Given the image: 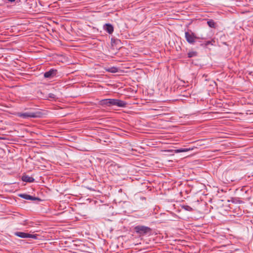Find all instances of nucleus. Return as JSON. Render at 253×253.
<instances>
[{"instance_id":"f257e3e1","label":"nucleus","mask_w":253,"mask_h":253,"mask_svg":"<svg viewBox=\"0 0 253 253\" xmlns=\"http://www.w3.org/2000/svg\"><path fill=\"white\" fill-rule=\"evenodd\" d=\"M185 38L187 42L192 45L194 44L197 42H199L200 40L206 39L205 37L198 36L191 31L185 32Z\"/></svg>"},{"instance_id":"f03ea898","label":"nucleus","mask_w":253,"mask_h":253,"mask_svg":"<svg viewBox=\"0 0 253 253\" xmlns=\"http://www.w3.org/2000/svg\"><path fill=\"white\" fill-rule=\"evenodd\" d=\"M135 232L140 236L149 235L152 233V229L144 225H137L134 227Z\"/></svg>"},{"instance_id":"7ed1b4c3","label":"nucleus","mask_w":253,"mask_h":253,"mask_svg":"<svg viewBox=\"0 0 253 253\" xmlns=\"http://www.w3.org/2000/svg\"><path fill=\"white\" fill-rule=\"evenodd\" d=\"M41 113L40 112H25L19 113L18 116L23 119L36 118L41 117Z\"/></svg>"},{"instance_id":"20e7f679","label":"nucleus","mask_w":253,"mask_h":253,"mask_svg":"<svg viewBox=\"0 0 253 253\" xmlns=\"http://www.w3.org/2000/svg\"><path fill=\"white\" fill-rule=\"evenodd\" d=\"M14 235L21 238H33L35 239H37V235L31 234L26 232H15Z\"/></svg>"},{"instance_id":"39448f33","label":"nucleus","mask_w":253,"mask_h":253,"mask_svg":"<svg viewBox=\"0 0 253 253\" xmlns=\"http://www.w3.org/2000/svg\"><path fill=\"white\" fill-rule=\"evenodd\" d=\"M127 105V103L123 100L117 99H111V106H116L118 107L124 108Z\"/></svg>"},{"instance_id":"423d86ee","label":"nucleus","mask_w":253,"mask_h":253,"mask_svg":"<svg viewBox=\"0 0 253 253\" xmlns=\"http://www.w3.org/2000/svg\"><path fill=\"white\" fill-rule=\"evenodd\" d=\"M58 71L56 69L52 68L44 73V77L47 79H51L56 76Z\"/></svg>"},{"instance_id":"0eeeda50","label":"nucleus","mask_w":253,"mask_h":253,"mask_svg":"<svg viewBox=\"0 0 253 253\" xmlns=\"http://www.w3.org/2000/svg\"><path fill=\"white\" fill-rule=\"evenodd\" d=\"M18 196L20 198H22L23 199H26V200H27L41 201V200L39 198L34 197V196H31L30 195H28L27 194H25V193H24V194H20L18 195Z\"/></svg>"},{"instance_id":"6e6552de","label":"nucleus","mask_w":253,"mask_h":253,"mask_svg":"<svg viewBox=\"0 0 253 253\" xmlns=\"http://www.w3.org/2000/svg\"><path fill=\"white\" fill-rule=\"evenodd\" d=\"M103 29L109 34H111L114 31V27L110 23H106L104 25Z\"/></svg>"},{"instance_id":"1a4fd4ad","label":"nucleus","mask_w":253,"mask_h":253,"mask_svg":"<svg viewBox=\"0 0 253 253\" xmlns=\"http://www.w3.org/2000/svg\"><path fill=\"white\" fill-rule=\"evenodd\" d=\"M21 179L23 181L29 183L33 182L35 181V179L33 177L29 176L28 175H23Z\"/></svg>"},{"instance_id":"9d476101","label":"nucleus","mask_w":253,"mask_h":253,"mask_svg":"<svg viewBox=\"0 0 253 253\" xmlns=\"http://www.w3.org/2000/svg\"><path fill=\"white\" fill-rule=\"evenodd\" d=\"M111 99H104L100 101V105L104 106H111Z\"/></svg>"},{"instance_id":"9b49d317","label":"nucleus","mask_w":253,"mask_h":253,"mask_svg":"<svg viewBox=\"0 0 253 253\" xmlns=\"http://www.w3.org/2000/svg\"><path fill=\"white\" fill-rule=\"evenodd\" d=\"M111 45L112 46L115 45H118L120 46L121 45V41L120 40L118 39H115L114 38H111ZM120 47H119L120 48Z\"/></svg>"},{"instance_id":"f8f14e48","label":"nucleus","mask_w":253,"mask_h":253,"mask_svg":"<svg viewBox=\"0 0 253 253\" xmlns=\"http://www.w3.org/2000/svg\"><path fill=\"white\" fill-rule=\"evenodd\" d=\"M212 41H205L204 42H203L200 40L199 42L200 43V45L203 47H206L209 44H213L212 43Z\"/></svg>"},{"instance_id":"ddd939ff","label":"nucleus","mask_w":253,"mask_h":253,"mask_svg":"<svg viewBox=\"0 0 253 253\" xmlns=\"http://www.w3.org/2000/svg\"><path fill=\"white\" fill-rule=\"evenodd\" d=\"M198 55V52L196 51H190L187 53V56L188 58H192L194 57H196Z\"/></svg>"},{"instance_id":"4468645a","label":"nucleus","mask_w":253,"mask_h":253,"mask_svg":"<svg viewBox=\"0 0 253 253\" xmlns=\"http://www.w3.org/2000/svg\"><path fill=\"white\" fill-rule=\"evenodd\" d=\"M193 149L191 148H180L178 149L175 150L176 153H181V152H188L190 150H192Z\"/></svg>"},{"instance_id":"2eb2a0df","label":"nucleus","mask_w":253,"mask_h":253,"mask_svg":"<svg viewBox=\"0 0 253 253\" xmlns=\"http://www.w3.org/2000/svg\"><path fill=\"white\" fill-rule=\"evenodd\" d=\"M181 207L182 209L186 211H193V209L188 205H183L181 206Z\"/></svg>"},{"instance_id":"dca6fc26","label":"nucleus","mask_w":253,"mask_h":253,"mask_svg":"<svg viewBox=\"0 0 253 253\" xmlns=\"http://www.w3.org/2000/svg\"><path fill=\"white\" fill-rule=\"evenodd\" d=\"M208 26L211 28H214L215 23L213 20H210L207 22Z\"/></svg>"},{"instance_id":"f3484780","label":"nucleus","mask_w":253,"mask_h":253,"mask_svg":"<svg viewBox=\"0 0 253 253\" xmlns=\"http://www.w3.org/2000/svg\"><path fill=\"white\" fill-rule=\"evenodd\" d=\"M48 98H50L52 100H55L57 98L56 96L52 93H50L48 94Z\"/></svg>"},{"instance_id":"a211bd4d","label":"nucleus","mask_w":253,"mask_h":253,"mask_svg":"<svg viewBox=\"0 0 253 253\" xmlns=\"http://www.w3.org/2000/svg\"><path fill=\"white\" fill-rule=\"evenodd\" d=\"M109 71H110L112 73H116L117 71V69L116 68L114 67L109 70Z\"/></svg>"},{"instance_id":"6ab92c4d","label":"nucleus","mask_w":253,"mask_h":253,"mask_svg":"<svg viewBox=\"0 0 253 253\" xmlns=\"http://www.w3.org/2000/svg\"><path fill=\"white\" fill-rule=\"evenodd\" d=\"M7 0L10 2H13L15 1V0Z\"/></svg>"},{"instance_id":"aec40b11","label":"nucleus","mask_w":253,"mask_h":253,"mask_svg":"<svg viewBox=\"0 0 253 253\" xmlns=\"http://www.w3.org/2000/svg\"><path fill=\"white\" fill-rule=\"evenodd\" d=\"M3 138L1 137H0V139H3Z\"/></svg>"}]
</instances>
